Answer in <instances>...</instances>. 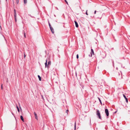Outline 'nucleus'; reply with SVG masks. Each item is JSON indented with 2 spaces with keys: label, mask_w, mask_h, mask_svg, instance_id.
I'll return each instance as SVG.
<instances>
[{
  "label": "nucleus",
  "mask_w": 130,
  "mask_h": 130,
  "mask_svg": "<svg viewBox=\"0 0 130 130\" xmlns=\"http://www.w3.org/2000/svg\"><path fill=\"white\" fill-rule=\"evenodd\" d=\"M15 22H17L16 18H15Z\"/></svg>",
  "instance_id": "393cba45"
},
{
  "label": "nucleus",
  "mask_w": 130,
  "mask_h": 130,
  "mask_svg": "<svg viewBox=\"0 0 130 130\" xmlns=\"http://www.w3.org/2000/svg\"><path fill=\"white\" fill-rule=\"evenodd\" d=\"M50 28L53 34L54 33V30L53 28L52 27H50Z\"/></svg>",
  "instance_id": "0eeeda50"
},
{
  "label": "nucleus",
  "mask_w": 130,
  "mask_h": 130,
  "mask_svg": "<svg viewBox=\"0 0 130 130\" xmlns=\"http://www.w3.org/2000/svg\"><path fill=\"white\" fill-rule=\"evenodd\" d=\"M27 3V0H24V3L25 4H26Z\"/></svg>",
  "instance_id": "f8f14e48"
},
{
  "label": "nucleus",
  "mask_w": 130,
  "mask_h": 130,
  "mask_svg": "<svg viewBox=\"0 0 130 130\" xmlns=\"http://www.w3.org/2000/svg\"><path fill=\"white\" fill-rule=\"evenodd\" d=\"M64 1H65L66 2V3H67V4H68V2H67V1H66V0H64Z\"/></svg>",
  "instance_id": "412c9836"
},
{
  "label": "nucleus",
  "mask_w": 130,
  "mask_h": 130,
  "mask_svg": "<svg viewBox=\"0 0 130 130\" xmlns=\"http://www.w3.org/2000/svg\"><path fill=\"white\" fill-rule=\"evenodd\" d=\"M96 115L100 119H101V115L99 111L98 110H97L96 112Z\"/></svg>",
  "instance_id": "f257e3e1"
},
{
  "label": "nucleus",
  "mask_w": 130,
  "mask_h": 130,
  "mask_svg": "<svg viewBox=\"0 0 130 130\" xmlns=\"http://www.w3.org/2000/svg\"><path fill=\"white\" fill-rule=\"evenodd\" d=\"M46 63H47V60L46 59Z\"/></svg>",
  "instance_id": "cd10ccee"
},
{
  "label": "nucleus",
  "mask_w": 130,
  "mask_h": 130,
  "mask_svg": "<svg viewBox=\"0 0 130 130\" xmlns=\"http://www.w3.org/2000/svg\"><path fill=\"white\" fill-rule=\"evenodd\" d=\"M45 68H46V67L48 68V65L47 66V63H46V62H45Z\"/></svg>",
  "instance_id": "9d476101"
},
{
  "label": "nucleus",
  "mask_w": 130,
  "mask_h": 130,
  "mask_svg": "<svg viewBox=\"0 0 130 130\" xmlns=\"http://www.w3.org/2000/svg\"><path fill=\"white\" fill-rule=\"evenodd\" d=\"M38 78H39V80L40 81H41V77H40V76L39 75H38Z\"/></svg>",
  "instance_id": "9b49d317"
},
{
  "label": "nucleus",
  "mask_w": 130,
  "mask_h": 130,
  "mask_svg": "<svg viewBox=\"0 0 130 130\" xmlns=\"http://www.w3.org/2000/svg\"><path fill=\"white\" fill-rule=\"evenodd\" d=\"M14 15H16V12H14Z\"/></svg>",
  "instance_id": "a878e982"
},
{
  "label": "nucleus",
  "mask_w": 130,
  "mask_h": 130,
  "mask_svg": "<svg viewBox=\"0 0 130 130\" xmlns=\"http://www.w3.org/2000/svg\"><path fill=\"white\" fill-rule=\"evenodd\" d=\"M49 26H50V27H51V25L49 23Z\"/></svg>",
  "instance_id": "4be33fe9"
},
{
  "label": "nucleus",
  "mask_w": 130,
  "mask_h": 130,
  "mask_svg": "<svg viewBox=\"0 0 130 130\" xmlns=\"http://www.w3.org/2000/svg\"><path fill=\"white\" fill-rule=\"evenodd\" d=\"M20 118H21V119L22 120L23 122H24V119H23V117L22 116H20Z\"/></svg>",
  "instance_id": "6e6552de"
},
{
  "label": "nucleus",
  "mask_w": 130,
  "mask_h": 130,
  "mask_svg": "<svg viewBox=\"0 0 130 130\" xmlns=\"http://www.w3.org/2000/svg\"><path fill=\"white\" fill-rule=\"evenodd\" d=\"M16 2L18 4L19 2V1H17Z\"/></svg>",
  "instance_id": "b1692460"
},
{
  "label": "nucleus",
  "mask_w": 130,
  "mask_h": 130,
  "mask_svg": "<svg viewBox=\"0 0 130 130\" xmlns=\"http://www.w3.org/2000/svg\"><path fill=\"white\" fill-rule=\"evenodd\" d=\"M68 110H67L66 111V112L67 113V114H68Z\"/></svg>",
  "instance_id": "a211bd4d"
},
{
  "label": "nucleus",
  "mask_w": 130,
  "mask_h": 130,
  "mask_svg": "<svg viewBox=\"0 0 130 130\" xmlns=\"http://www.w3.org/2000/svg\"><path fill=\"white\" fill-rule=\"evenodd\" d=\"M94 14H96L97 15H98L99 14V12L98 11L96 12V10L95 11L94 13Z\"/></svg>",
  "instance_id": "39448f33"
},
{
  "label": "nucleus",
  "mask_w": 130,
  "mask_h": 130,
  "mask_svg": "<svg viewBox=\"0 0 130 130\" xmlns=\"http://www.w3.org/2000/svg\"><path fill=\"white\" fill-rule=\"evenodd\" d=\"M98 99H99V101H100V102L101 104H102V102H101V101L100 100V99L99 98H98Z\"/></svg>",
  "instance_id": "dca6fc26"
},
{
  "label": "nucleus",
  "mask_w": 130,
  "mask_h": 130,
  "mask_svg": "<svg viewBox=\"0 0 130 130\" xmlns=\"http://www.w3.org/2000/svg\"><path fill=\"white\" fill-rule=\"evenodd\" d=\"M14 18H16V15H14Z\"/></svg>",
  "instance_id": "aec40b11"
},
{
  "label": "nucleus",
  "mask_w": 130,
  "mask_h": 130,
  "mask_svg": "<svg viewBox=\"0 0 130 130\" xmlns=\"http://www.w3.org/2000/svg\"><path fill=\"white\" fill-rule=\"evenodd\" d=\"M51 61H49L48 62V65L49 64H51Z\"/></svg>",
  "instance_id": "2eb2a0df"
},
{
  "label": "nucleus",
  "mask_w": 130,
  "mask_h": 130,
  "mask_svg": "<svg viewBox=\"0 0 130 130\" xmlns=\"http://www.w3.org/2000/svg\"><path fill=\"white\" fill-rule=\"evenodd\" d=\"M123 95L124 97V98H125V99L126 100V102L127 103L128 102V100L127 98L126 97V96L124 94H123Z\"/></svg>",
  "instance_id": "7ed1b4c3"
},
{
  "label": "nucleus",
  "mask_w": 130,
  "mask_h": 130,
  "mask_svg": "<svg viewBox=\"0 0 130 130\" xmlns=\"http://www.w3.org/2000/svg\"><path fill=\"white\" fill-rule=\"evenodd\" d=\"M1 88L2 89H3V87H2V85L1 86Z\"/></svg>",
  "instance_id": "7c9ffc66"
},
{
  "label": "nucleus",
  "mask_w": 130,
  "mask_h": 130,
  "mask_svg": "<svg viewBox=\"0 0 130 130\" xmlns=\"http://www.w3.org/2000/svg\"><path fill=\"white\" fill-rule=\"evenodd\" d=\"M26 56V55L25 54H24V57L25 58V57Z\"/></svg>",
  "instance_id": "5701e85b"
},
{
  "label": "nucleus",
  "mask_w": 130,
  "mask_h": 130,
  "mask_svg": "<svg viewBox=\"0 0 130 130\" xmlns=\"http://www.w3.org/2000/svg\"><path fill=\"white\" fill-rule=\"evenodd\" d=\"M24 37H25V38L26 37V36H25V33H24Z\"/></svg>",
  "instance_id": "bb28decb"
},
{
  "label": "nucleus",
  "mask_w": 130,
  "mask_h": 130,
  "mask_svg": "<svg viewBox=\"0 0 130 130\" xmlns=\"http://www.w3.org/2000/svg\"><path fill=\"white\" fill-rule=\"evenodd\" d=\"M17 109H18V111L19 112H20V110H19V108L17 106Z\"/></svg>",
  "instance_id": "4468645a"
},
{
  "label": "nucleus",
  "mask_w": 130,
  "mask_h": 130,
  "mask_svg": "<svg viewBox=\"0 0 130 130\" xmlns=\"http://www.w3.org/2000/svg\"><path fill=\"white\" fill-rule=\"evenodd\" d=\"M91 53H90V54H91V56H90L91 57L92 56V55H94V52L93 50L92 49H91Z\"/></svg>",
  "instance_id": "f03ea898"
},
{
  "label": "nucleus",
  "mask_w": 130,
  "mask_h": 130,
  "mask_svg": "<svg viewBox=\"0 0 130 130\" xmlns=\"http://www.w3.org/2000/svg\"><path fill=\"white\" fill-rule=\"evenodd\" d=\"M6 1H7V0H6Z\"/></svg>",
  "instance_id": "473e14b6"
},
{
  "label": "nucleus",
  "mask_w": 130,
  "mask_h": 130,
  "mask_svg": "<svg viewBox=\"0 0 130 130\" xmlns=\"http://www.w3.org/2000/svg\"><path fill=\"white\" fill-rule=\"evenodd\" d=\"M87 10L86 11V14L87 15H88V14L87 13Z\"/></svg>",
  "instance_id": "f3484780"
},
{
  "label": "nucleus",
  "mask_w": 130,
  "mask_h": 130,
  "mask_svg": "<svg viewBox=\"0 0 130 130\" xmlns=\"http://www.w3.org/2000/svg\"><path fill=\"white\" fill-rule=\"evenodd\" d=\"M76 57H77V58L78 59V54H77L76 55Z\"/></svg>",
  "instance_id": "6ab92c4d"
},
{
  "label": "nucleus",
  "mask_w": 130,
  "mask_h": 130,
  "mask_svg": "<svg viewBox=\"0 0 130 130\" xmlns=\"http://www.w3.org/2000/svg\"><path fill=\"white\" fill-rule=\"evenodd\" d=\"M74 22H75V24L76 27H78V24L77 23L76 21H75Z\"/></svg>",
  "instance_id": "423d86ee"
},
{
  "label": "nucleus",
  "mask_w": 130,
  "mask_h": 130,
  "mask_svg": "<svg viewBox=\"0 0 130 130\" xmlns=\"http://www.w3.org/2000/svg\"><path fill=\"white\" fill-rule=\"evenodd\" d=\"M105 112H106V109H105Z\"/></svg>",
  "instance_id": "2f4dec72"
},
{
  "label": "nucleus",
  "mask_w": 130,
  "mask_h": 130,
  "mask_svg": "<svg viewBox=\"0 0 130 130\" xmlns=\"http://www.w3.org/2000/svg\"><path fill=\"white\" fill-rule=\"evenodd\" d=\"M76 129V123L75 122L74 124V130Z\"/></svg>",
  "instance_id": "ddd939ff"
},
{
  "label": "nucleus",
  "mask_w": 130,
  "mask_h": 130,
  "mask_svg": "<svg viewBox=\"0 0 130 130\" xmlns=\"http://www.w3.org/2000/svg\"><path fill=\"white\" fill-rule=\"evenodd\" d=\"M14 12H16L15 10V9H14Z\"/></svg>",
  "instance_id": "c85d7f7f"
},
{
  "label": "nucleus",
  "mask_w": 130,
  "mask_h": 130,
  "mask_svg": "<svg viewBox=\"0 0 130 130\" xmlns=\"http://www.w3.org/2000/svg\"><path fill=\"white\" fill-rule=\"evenodd\" d=\"M117 111H115V112H114V113H116L117 112Z\"/></svg>",
  "instance_id": "c756f323"
},
{
  "label": "nucleus",
  "mask_w": 130,
  "mask_h": 130,
  "mask_svg": "<svg viewBox=\"0 0 130 130\" xmlns=\"http://www.w3.org/2000/svg\"><path fill=\"white\" fill-rule=\"evenodd\" d=\"M109 113L108 109H106V116L107 117L109 116Z\"/></svg>",
  "instance_id": "20e7f679"
},
{
  "label": "nucleus",
  "mask_w": 130,
  "mask_h": 130,
  "mask_svg": "<svg viewBox=\"0 0 130 130\" xmlns=\"http://www.w3.org/2000/svg\"><path fill=\"white\" fill-rule=\"evenodd\" d=\"M34 113L35 116V118L37 120H38L37 117V114L35 112H34Z\"/></svg>",
  "instance_id": "1a4fd4ad"
}]
</instances>
